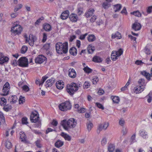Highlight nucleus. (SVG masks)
<instances>
[{"mask_svg":"<svg viewBox=\"0 0 152 152\" xmlns=\"http://www.w3.org/2000/svg\"><path fill=\"white\" fill-rule=\"evenodd\" d=\"M77 121L74 118H71L67 120L64 119L61 121V124L64 129L68 130L70 128L75 127L77 125Z\"/></svg>","mask_w":152,"mask_h":152,"instance_id":"nucleus-1","label":"nucleus"},{"mask_svg":"<svg viewBox=\"0 0 152 152\" xmlns=\"http://www.w3.org/2000/svg\"><path fill=\"white\" fill-rule=\"evenodd\" d=\"M56 50L57 53L59 54L67 53L68 50V43L67 42H65L63 43L59 42L56 45Z\"/></svg>","mask_w":152,"mask_h":152,"instance_id":"nucleus-2","label":"nucleus"},{"mask_svg":"<svg viewBox=\"0 0 152 152\" xmlns=\"http://www.w3.org/2000/svg\"><path fill=\"white\" fill-rule=\"evenodd\" d=\"M78 86L77 84L72 83L70 84L67 85L66 91L70 95L72 96L78 90Z\"/></svg>","mask_w":152,"mask_h":152,"instance_id":"nucleus-3","label":"nucleus"},{"mask_svg":"<svg viewBox=\"0 0 152 152\" xmlns=\"http://www.w3.org/2000/svg\"><path fill=\"white\" fill-rule=\"evenodd\" d=\"M22 30V28L20 25L16 24L12 27L10 31L12 35L15 36L17 34L19 35L20 34Z\"/></svg>","mask_w":152,"mask_h":152,"instance_id":"nucleus-4","label":"nucleus"},{"mask_svg":"<svg viewBox=\"0 0 152 152\" xmlns=\"http://www.w3.org/2000/svg\"><path fill=\"white\" fill-rule=\"evenodd\" d=\"M71 106L70 102L66 101L60 104L59 105V108L60 110L64 111L70 110L71 108Z\"/></svg>","mask_w":152,"mask_h":152,"instance_id":"nucleus-5","label":"nucleus"},{"mask_svg":"<svg viewBox=\"0 0 152 152\" xmlns=\"http://www.w3.org/2000/svg\"><path fill=\"white\" fill-rule=\"evenodd\" d=\"M123 53V50L122 49H120L118 51H113L111 54V58L113 61H115L117 59L118 57Z\"/></svg>","mask_w":152,"mask_h":152,"instance_id":"nucleus-6","label":"nucleus"},{"mask_svg":"<svg viewBox=\"0 0 152 152\" xmlns=\"http://www.w3.org/2000/svg\"><path fill=\"white\" fill-rule=\"evenodd\" d=\"M24 37L25 38L26 41L28 42L29 45L31 46H33L34 45V42L36 40L37 38L35 36L30 34L29 35V38H28L27 35L25 34Z\"/></svg>","mask_w":152,"mask_h":152,"instance_id":"nucleus-7","label":"nucleus"},{"mask_svg":"<svg viewBox=\"0 0 152 152\" xmlns=\"http://www.w3.org/2000/svg\"><path fill=\"white\" fill-rule=\"evenodd\" d=\"M18 64L22 67L28 66V62L27 58L26 57H21L18 61Z\"/></svg>","mask_w":152,"mask_h":152,"instance_id":"nucleus-8","label":"nucleus"},{"mask_svg":"<svg viewBox=\"0 0 152 152\" xmlns=\"http://www.w3.org/2000/svg\"><path fill=\"white\" fill-rule=\"evenodd\" d=\"M109 123L108 122H104L102 123L99 124L97 130V133L99 134L100 131L103 129L104 130H106L109 126Z\"/></svg>","mask_w":152,"mask_h":152,"instance_id":"nucleus-9","label":"nucleus"},{"mask_svg":"<svg viewBox=\"0 0 152 152\" xmlns=\"http://www.w3.org/2000/svg\"><path fill=\"white\" fill-rule=\"evenodd\" d=\"M38 114V112L36 111L32 112L30 118L31 122L36 123L37 122L39 118V115H37Z\"/></svg>","mask_w":152,"mask_h":152,"instance_id":"nucleus-10","label":"nucleus"},{"mask_svg":"<svg viewBox=\"0 0 152 152\" xmlns=\"http://www.w3.org/2000/svg\"><path fill=\"white\" fill-rule=\"evenodd\" d=\"M10 84L8 82H6L4 85L3 88V91L4 94H2L3 96H6L8 94L10 89Z\"/></svg>","mask_w":152,"mask_h":152,"instance_id":"nucleus-11","label":"nucleus"},{"mask_svg":"<svg viewBox=\"0 0 152 152\" xmlns=\"http://www.w3.org/2000/svg\"><path fill=\"white\" fill-rule=\"evenodd\" d=\"M46 58L43 55H39L35 59V62L37 63L41 64L44 62Z\"/></svg>","mask_w":152,"mask_h":152,"instance_id":"nucleus-12","label":"nucleus"},{"mask_svg":"<svg viewBox=\"0 0 152 152\" xmlns=\"http://www.w3.org/2000/svg\"><path fill=\"white\" fill-rule=\"evenodd\" d=\"M141 27V25L140 23L135 22L132 25V28L135 31L139 30Z\"/></svg>","mask_w":152,"mask_h":152,"instance_id":"nucleus-13","label":"nucleus"},{"mask_svg":"<svg viewBox=\"0 0 152 152\" xmlns=\"http://www.w3.org/2000/svg\"><path fill=\"white\" fill-rule=\"evenodd\" d=\"M55 79L53 77H52L50 79L48 80L46 82L45 86L46 88L51 86L55 82Z\"/></svg>","mask_w":152,"mask_h":152,"instance_id":"nucleus-14","label":"nucleus"},{"mask_svg":"<svg viewBox=\"0 0 152 152\" xmlns=\"http://www.w3.org/2000/svg\"><path fill=\"white\" fill-rule=\"evenodd\" d=\"M144 86H137L134 88V91L136 94H139L141 92L144 90Z\"/></svg>","mask_w":152,"mask_h":152,"instance_id":"nucleus-15","label":"nucleus"},{"mask_svg":"<svg viewBox=\"0 0 152 152\" xmlns=\"http://www.w3.org/2000/svg\"><path fill=\"white\" fill-rule=\"evenodd\" d=\"M68 75L70 77L72 78H75V77L76 73L74 69H70L69 70Z\"/></svg>","mask_w":152,"mask_h":152,"instance_id":"nucleus-16","label":"nucleus"},{"mask_svg":"<svg viewBox=\"0 0 152 152\" xmlns=\"http://www.w3.org/2000/svg\"><path fill=\"white\" fill-rule=\"evenodd\" d=\"M57 88L59 89H61L64 87V83L62 80H59L56 83Z\"/></svg>","mask_w":152,"mask_h":152,"instance_id":"nucleus-17","label":"nucleus"},{"mask_svg":"<svg viewBox=\"0 0 152 152\" xmlns=\"http://www.w3.org/2000/svg\"><path fill=\"white\" fill-rule=\"evenodd\" d=\"M18 98L15 95L12 96L11 97H9L8 101L12 104L15 103L17 101Z\"/></svg>","mask_w":152,"mask_h":152,"instance_id":"nucleus-18","label":"nucleus"},{"mask_svg":"<svg viewBox=\"0 0 152 152\" xmlns=\"http://www.w3.org/2000/svg\"><path fill=\"white\" fill-rule=\"evenodd\" d=\"M69 11L68 10L66 11L63 12L61 14V18L62 20H65L67 19L69 16Z\"/></svg>","mask_w":152,"mask_h":152,"instance_id":"nucleus-19","label":"nucleus"},{"mask_svg":"<svg viewBox=\"0 0 152 152\" xmlns=\"http://www.w3.org/2000/svg\"><path fill=\"white\" fill-rule=\"evenodd\" d=\"M69 18L70 20L72 22H75L77 20V15L76 14H71Z\"/></svg>","mask_w":152,"mask_h":152,"instance_id":"nucleus-20","label":"nucleus"},{"mask_svg":"<svg viewBox=\"0 0 152 152\" xmlns=\"http://www.w3.org/2000/svg\"><path fill=\"white\" fill-rule=\"evenodd\" d=\"M61 135L66 140L70 141L71 140V137L66 133L62 132L61 133Z\"/></svg>","mask_w":152,"mask_h":152,"instance_id":"nucleus-21","label":"nucleus"},{"mask_svg":"<svg viewBox=\"0 0 152 152\" xmlns=\"http://www.w3.org/2000/svg\"><path fill=\"white\" fill-rule=\"evenodd\" d=\"M94 10L93 9H90L88 10L87 12L85 14V16L88 18L91 16L94 13Z\"/></svg>","mask_w":152,"mask_h":152,"instance_id":"nucleus-22","label":"nucleus"},{"mask_svg":"<svg viewBox=\"0 0 152 152\" xmlns=\"http://www.w3.org/2000/svg\"><path fill=\"white\" fill-rule=\"evenodd\" d=\"M64 142L63 141L59 140H57L55 143V146L57 148H60L61 147L64 145Z\"/></svg>","mask_w":152,"mask_h":152,"instance_id":"nucleus-23","label":"nucleus"},{"mask_svg":"<svg viewBox=\"0 0 152 152\" xmlns=\"http://www.w3.org/2000/svg\"><path fill=\"white\" fill-rule=\"evenodd\" d=\"M69 53L71 54L73 56L77 54V50L75 48L72 47L70 49Z\"/></svg>","mask_w":152,"mask_h":152,"instance_id":"nucleus-24","label":"nucleus"},{"mask_svg":"<svg viewBox=\"0 0 152 152\" xmlns=\"http://www.w3.org/2000/svg\"><path fill=\"white\" fill-rule=\"evenodd\" d=\"M102 59L100 57L95 56L94 57L93 61L95 62L99 63L102 61Z\"/></svg>","mask_w":152,"mask_h":152,"instance_id":"nucleus-25","label":"nucleus"},{"mask_svg":"<svg viewBox=\"0 0 152 152\" xmlns=\"http://www.w3.org/2000/svg\"><path fill=\"white\" fill-rule=\"evenodd\" d=\"M44 29L46 31H49L51 30V27L50 24L46 23L44 25Z\"/></svg>","mask_w":152,"mask_h":152,"instance_id":"nucleus-26","label":"nucleus"},{"mask_svg":"<svg viewBox=\"0 0 152 152\" xmlns=\"http://www.w3.org/2000/svg\"><path fill=\"white\" fill-rule=\"evenodd\" d=\"M9 58L7 57H1L0 58V64H2L4 62L8 61Z\"/></svg>","mask_w":152,"mask_h":152,"instance_id":"nucleus-27","label":"nucleus"},{"mask_svg":"<svg viewBox=\"0 0 152 152\" xmlns=\"http://www.w3.org/2000/svg\"><path fill=\"white\" fill-rule=\"evenodd\" d=\"M121 37V34L118 32H117L114 35H112V38H116L118 39H120Z\"/></svg>","mask_w":152,"mask_h":152,"instance_id":"nucleus-28","label":"nucleus"},{"mask_svg":"<svg viewBox=\"0 0 152 152\" xmlns=\"http://www.w3.org/2000/svg\"><path fill=\"white\" fill-rule=\"evenodd\" d=\"M20 138L21 139V141L22 142H24L26 141V136L24 133L20 132Z\"/></svg>","mask_w":152,"mask_h":152,"instance_id":"nucleus-29","label":"nucleus"},{"mask_svg":"<svg viewBox=\"0 0 152 152\" xmlns=\"http://www.w3.org/2000/svg\"><path fill=\"white\" fill-rule=\"evenodd\" d=\"M115 149V146L112 144H110L108 145V150L110 152H113Z\"/></svg>","mask_w":152,"mask_h":152,"instance_id":"nucleus-30","label":"nucleus"},{"mask_svg":"<svg viewBox=\"0 0 152 152\" xmlns=\"http://www.w3.org/2000/svg\"><path fill=\"white\" fill-rule=\"evenodd\" d=\"M140 135L143 138H146L147 136V132L143 130H140L139 132Z\"/></svg>","mask_w":152,"mask_h":152,"instance_id":"nucleus-31","label":"nucleus"},{"mask_svg":"<svg viewBox=\"0 0 152 152\" xmlns=\"http://www.w3.org/2000/svg\"><path fill=\"white\" fill-rule=\"evenodd\" d=\"M94 47H92L91 46L89 45L88 48V53L91 54L92 53L94 50Z\"/></svg>","mask_w":152,"mask_h":152,"instance_id":"nucleus-32","label":"nucleus"},{"mask_svg":"<svg viewBox=\"0 0 152 152\" xmlns=\"http://www.w3.org/2000/svg\"><path fill=\"white\" fill-rule=\"evenodd\" d=\"M95 37L94 35H89L88 37V39L89 42H93L95 40Z\"/></svg>","mask_w":152,"mask_h":152,"instance_id":"nucleus-33","label":"nucleus"},{"mask_svg":"<svg viewBox=\"0 0 152 152\" xmlns=\"http://www.w3.org/2000/svg\"><path fill=\"white\" fill-rule=\"evenodd\" d=\"M12 108V106L10 105L9 104L6 105L5 104L4 105L3 109L6 111H8L11 110Z\"/></svg>","mask_w":152,"mask_h":152,"instance_id":"nucleus-34","label":"nucleus"},{"mask_svg":"<svg viewBox=\"0 0 152 152\" xmlns=\"http://www.w3.org/2000/svg\"><path fill=\"white\" fill-rule=\"evenodd\" d=\"M121 8V6L120 4H117L115 5V12H116L119 11Z\"/></svg>","mask_w":152,"mask_h":152,"instance_id":"nucleus-35","label":"nucleus"},{"mask_svg":"<svg viewBox=\"0 0 152 152\" xmlns=\"http://www.w3.org/2000/svg\"><path fill=\"white\" fill-rule=\"evenodd\" d=\"M83 70L85 72L87 73H89L92 72V70L88 67V66L85 67L83 69Z\"/></svg>","mask_w":152,"mask_h":152,"instance_id":"nucleus-36","label":"nucleus"},{"mask_svg":"<svg viewBox=\"0 0 152 152\" xmlns=\"http://www.w3.org/2000/svg\"><path fill=\"white\" fill-rule=\"evenodd\" d=\"M138 83L141 86H145V80L143 78H141L139 80Z\"/></svg>","mask_w":152,"mask_h":152,"instance_id":"nucleus-37","label":"nucleus"},{"mask_svg":"<svg viewBox=\"0 0 152 152\" xmlns=\"http://www.w3.org/2000/svg\"><path fill=\"white\" fill-rule=\"evenodd\" d=\"M6 102V99L4 97L0 98V105H4Z\"/></svg>","mask_w":152,"mask_h":152,"instance_id":"nucleus-38","label":"nucleus"},{"mask_svg":"<svg viewBox=\"0 0 152 152\" xmlns=\"http://www.w3.org/2000/svg\"><path fill=\"white\" fill-rule=\"evenodd\" d=\"M131 14L134 15L135 16L138 17H140L141 16V13L139 12V11H136L133 12H131Z\"/></svg>","mask_w":152,"mask_h":152,"instance_id":"nucleus-39","label":"nucleus"},{"mask_svg":"<svg viewBox=\"0 0 152 152\" xmlns=\"http://www.w3.org/2000/svg\"><path fill=\"white\" fill-rule=\"evenodd\" d=\"M136 134H134L131 137L130 139V142L131 144H132L134 142H136L135 140Z\"/></svg>","mask_w":152,"mask_h":152,"instance_id":"nucleus-40","label":"nucleus"},{"mask_svg":"<svg viewBox=\"0 0 152 152\" xmlns=\"http://www.w3.org/2000/svg\"><path fill=\"white\" fill-rule=\"evenodd\" d=\"M87 125V128L88 131H90L93 126V124L91 122H89V123H88Z\"/></svg>","mask_w":152,"mask_h":152,"instance_id":"nucleus-41","label":"nucleus"},{"mask_svg":"<svg viewBox=\"0 0 152 152\" xmlns=\"http://www.w3.org/2000/svg\"><path fill=\"white\" fill-rule=\"evenodd\" d=\"M5 145L6 147L8 149H10L12 147L11 143L9 141H7L5 142Z\"/></svg>","mask_w":152,"mask_h":152,"instance_id":"nucleus-42","label":"nucleus"},{"mask_svg":"<svg viewBox=\"0 0 152 152\" xmlns=\"http://www.w3.org/2000/svg\"><path fill=\"white\" fill-rule=\"evenodd\" d=\"M102 6L104 9H107L110 6V4L107 2L105 1L103 3Z\"/></svg>","mask_w":152,"mask_h":152,"instance_id":"nucleus-43","label":"nucleus"},{"mask_svg":"<svg viewBox=\"0 0 152 152\" xmlns=\"http://www.w3.org/2000/svg\"><path fill=\"white\" fill-rule=\"evenodd\" d=\"M146 97L148 98L147 99L148 102V103L151 102L152 99V93H150Z\"/></svg>","mask_w":152,"mask_h":152,"instance_id":"nucleus-44","label":"nucleus"},{"mask_svg":"<svg viewBox=\"0 0 152 152\" xmlns=\"http://www.w3.org/2000/svg\"><path fill=\"white\" fill-rule=\"evenodd\" d=\"M24 97L22 96H20L19 99V104H23L25 102Z\"/></svg>","mask_w":152,"mask_h":152,"instance_id":"nucleus-45","label":"nucleus"},{"mask_svg":"<svg viewBox=\"0 0 152 152\" xmlns=\"http://www.w3.org/2000/svg\"><path fill=\"white\" fill-rule=\"evenodd\" d=\"M90 86V83L88 81H86L83 85V88H84L87 89L89 88Z\"/></svg>","mask_w":152,"mask_h":152,"instance_id":"nucleus-46","label":"nucleus"},{"mask_svg":"<svg viewBox=\"0 0 152 152\" xmlns=\"http://www.w3.org/2000/svg\"><path fill=\"white\" fill-rule=\"evenodd\" d=\"M83 13V8L82 7H78L77 9V14L78 15H81Z\"/></svg>","mask_w":152,"mask_h":152,"instance_id":"nucleus-47","label":"nucleus"},{"mask_svg":"<svg viewBox=\"0 0 152 152\" xmlns=\"http://www.w3.org/2000/svg\"><path fill=\"white\" fill-rule=\"evenodd\" d=\"M113 102L115 103H118L119 101V98L118 96H114L112 98Z\"/></svg>","mask_w":152,"mask_h":152,"instance_id":"nucleus-48","label":"nucleus"},{"mask_svg":"<svg viewBox=\"0 0 152 152\" xmlns=\"http://www.w3.org/2000/svg\"><path fill=\"white\" fill-rule=\"evenodd\" d=\"M44 19V18L43 17H42L41 18H40L39 19L37 20L34 23L35 25L36 26L37 25H39V24L41 23V21L43 20Z\"/></svg>","mask_w":152,"mask_h":152,"instance_id":"nucleus-49","label":"nucleus"},{"mask_svg":"<svg viewBox=\"0 0 152 152\" xmlns=\"http://www.w3.org/2000/svg\"><path fill=\"white\" fill-rule=\"evenodd\" d=\"M50 43H46L43 46V48L44 49L48 50L50 49Z\"/></svg>","mask_w":152,"mask_h":152,"instance_id":"nucleus-50","label":"nucleus"},{"mask_svg":"<svg viewBox=\"0 0 152 152\" xmlns=\"http://www.w3.org/2000/svg\"><path fill=\"white\" fill-rule=\"evenodd\" d=\"M28 49L27 47L25 46H23L21 48V52L22 53H25L27 51Z\"/></svg>","mask_w":152,"mask_h":152,"instance_id":"nucleus-51","label":"nucleus"},{"mask_svg":"<svg viewBox=\"0 0 152 152\" xmlns=\"http://www.w3.org/2000/svg\"><path fill=\"white\" fill-rule=\"evenodd\" d=\"M41 140H38L35 142V143L38 148H40L41 147L40 144Z\"/></svg>","mask_w":152,"mask_h":152,"instance_id":"nucleus-52","label":"nucleus"},{"mask_svg":"<svg viewBox=\"0 0 152 152\" xmlns=\"http://www.w3.org/2000/svg\"><path fill=\"white\" fill-rule=\"evenodd\" d=\"M93 83L94 84H96L97 83L99 80L98 77H95L92 79Z\"/></svg>","mask_w":152,"mask_h":152,"instance_id":"nucleus-53","label":"nucleus"},{"mask_svg":"<svg viewBox=\"0 0 152 152\" xmlns=\"http://www.w3.org/2000/svg\"><path fill=\"white\" fill-rule=\"evenodd\" d=\"M0 118L1 119V121L2 122H5V121L4 114L1 112H0Z\"/></svg>","mask_w":152,"mask_h":152,"instance_id":"nucleus-54","label":"nucleus"},{"mask_svg":"<svg viewBox=\"0 0 152 152\" xmlns=\"http://www.w3.org/2000/svg\"><path fill=\"white\" fill-rule=\"evenodd\" d=\"M47 34L46 33H43V37L42 40L43 42H45L46 40L47 39Z\"/></svg>","mask_w":152,"mask_h":152,"instance_id":"nucleus-55","label":"nucleus"},{"mask_svg":"<svg viewBox=\"0 0 152 152\" xmlns=\"http://www.w3.org/2000/svg\"><path fill=\"white\" fill-rule=\"evenodd\" d=\"M22 5L21 4H18L16 7H15L14 9V11L16 12L18 11L19 10L21 9L22 7Z\"/></svg>","mask_w":152,"mask_h":152,"instance_id":"nucleus-56","label":"nucleus"},{"mask_svg":"<svg viewBox=\"0 0 152 152\" xmlns=\"http://www.w3.org/2000/svg\"><path fill=\"white\" fill-rule=\"evenodd\" d=\"M22 88L23 90L26 92H28L29 90V88L26 85H24L22 87Z\"/></svg>","mask_w":152,"mask_h":152,"instance_id":"nucleus-57","label":"nucleus"},{"mask_svg":"<svg viewBox=\"0 0 152 152\" xmlns=\"http://www.w3.org/2000/svg\"><path fill=\"white\" fill-rule=\"evenodd\" d=\"M127 132V130L126 129V128L124 127H123L122 130V133L123 134V135H125Z\"/></svg>","mask_w":152,"mask_h":152,"instance_id":"nucleus-58","label":"nucleus"},{"mask_svg":"<svg viewBox=\"0 0 152 152\" xmlns=\"http://www.w3.org/2000/svg\"><path fill=\"white\" fill-rule=\"evenodd\" d=\"M27 119L26 117H23L22 119V122L23 124H27L28 123L27 121Z\"/></svg>","mask_w":152,"mask_h":152,"instance_id":"nucleus-59","label":"nucleus"},{"mask_svg":"<svg viewBox=\"0 0 152 152\" xmlns=\"http://www.w3.org/2000/svg\"><path fill=\"white\" fill-rule=\"evenodd\" d=\"M107 143V139L105 138H103L101 141V144L103 146L104 145Z\"/></svg>","mask_w":152,"mask_h":152,"instance_id":"nucleus-60","label":"nucleus"},{"mask_svg":"<svg viewBox=\"0 0 152 152\" xmlns=\"http://www.w3.org/2000/svg\"><path fill=\"white\" fill-rule=\"evenodd\" d=\"M96 16L94 15L93 16H92L90 19V21L92 23L94 22L96 20Z\"/></svg>","mask_w":152,"mask_h":152,"instance_id":"nucleus-61","label":"nucleus"},{"mask_svg":"<svg viewBox=\"0 0 152 152\" xmlns=\"http://www.w3.org/2000/svg\"><path fill=\"white\" fill-rule=\"evenodd\" d=\"M96 104L97 106L99 108L101 109L102 110H103L104 109V107L101 104L98 102L96 103Z\"/></svg>","mask_w":152,"mask_h":152,"instance_id":"nucleus-62","label":"nucleus"},{"mask_svg":"<svg viewBox=\"0 0 152 152\" xmlns=\"http://www.w3.org/2000/svg\"><path fill=\"white\" fill-rule=\"evenodd\" d=\"M58 124V122L55 120H53L51 122V124L54 126H56Z\"/></svg>","mask_w":152,"mask_h":152,"instance_id":"nucleus-63","label":"nucleus"},{"mask_svg":"<svg viewBox=\"0 0 152 152\" xmlns=\"http://www.w3.org/2000/svg\"><path fill=\"white\" fill-rule=\"evenodd\" d=\"M87 33H86L84 34L80 35L79 37V39L81 40H83L85 39L87 35Z\"/></svg>","mask_w":152,"mask_h":152,"instance_id":"nucleus-64","label":"nucleus"}]
</instances>
